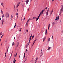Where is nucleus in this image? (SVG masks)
I'll return each mask as SVG.
<instances>
[{
  "instance_id": "obj_21",
  "label": "nucleus",
  "mask_w": 63,
  "mask_h": 63,
  "mask_svg": "<svg viewBox=\"0 0 63 63\" xmlns=\"http://www.w3.org/2000/svg\"><path fill=\"white\" fill-rule=\"evenodd\" d=\"M2 16L3 17H4V14H2Z\"/></svg>"
},
{
  "instance_id": "obj_44",
  "label": "nucleus",
  "mask_w": 63,
  "mask_h": 63,
  "mask_svg": "<svg viewBox=\"0 0 63 63\" xmlns=\"http://www.w3.org/2000/svg\"><path fill=\"white\" fill-rule=\"evenodd\" d=\"M47 7L46 8H45V9H47Z\"/></svg>"
},
{
  "instance_id": "obj_43",
  "label": "nucleus",
  "mask_w": 63,
  "mask_h": 63,
  "mask_svg": "<svg viewBox=\"0 0 63 63\" xmlns=\"http://www.w3.org/2000/svg\"><path fill=\"white\" fill-rule=\"evenodd\" d=\"M11 56L10 57L9 59V60H10L11 59Z\"/></svg>"
},
{
  "instance_id": "obj_46",
  "label": "nucleus",
  "mask_w": 63,
  "mask_h": 63,
  "mask_svg": "<svg viewBox=\"0 0 63 63\" xmlns=\"http://www.w3.org/2000/svg\"><path fill=\"white\" fill-rule=\"evenodd\" d=\"M17 18H18V16H17Z\"/></svg>"
},
{
  "instance_id": "obj_55",
  "label": "nucleus",
  "mask_w": 63,
  "mask_h": 63,
  "mask_svg": "<svg viewBox=\"0 0 63 63\" xmlns=\"http://www.w3.org/2000/svg\"><path fill=\"white\" fill-rule=\"evenodd\" d=\"M12 18H11H11L10 19H11V20H12Z\"/></svg>"
},
{
  "instance_id": "obj_37",
  "label": "nucleus",
  "mask_w": 63,
  "mask_h": 63,
  "mask_svg": "<svg viewBox=\"0 0 63 63\" xmlns=\"http://www.w3.org/2000/svg\"><path fill=\"white\" fill-rule=\"evenodd\" d=\"M32 37V36H30L29 38V39H31Z\"/></svg>"
},
{
  "instance_id": "obj_50",
  "label": "nucleus",
  "mask_w": 63,
  "mask_h": 63,
  "mask_svg": "<svg viewBox=\"0 0 63 63\" xmlns=\"http://www.w3.org/2000/svg\"><path fill=\"white\" fill-rule=\"evenodd\" d=\"M34 43H35L33 42V45H32V46H33V45H34Z\"/></svg>"
},
{
  "instance_id": "obj_13",
  "label": "nucleus",
  "mask_w": 63,
  "mask_h": 63,
  "mask_svg": "<svg viewBox=\"0 0 63 63\" xmlns=\"http://www.w3.org/2000/svg\"><path fill=\"white\" fill-rule=\"evenodd\" d=\"M1 5L3 7H4V3L2 2L1 4Z\"/></svg>"
},
{
  "instance_id": "obj_33",
  "label": "nucleus",
  "mask_w": 63,
  "mask_h": 63,
  "mask_svg": "<svg viewBox=\"0 0 63 63\" xmlns=\"http://www.w3.org/2000/svg\"><path fill=\"white\" fill-rule=\"evenodd\" d=\"M49 41H50V38L48 40V42H49Z\"/></svg>"
},
{
  "instance_id": "obj_20",
  "label": "nucleus",
  "mask_w": 63,
  "mask_h": 63,
  "mask_svg": "<svg viewBox=\"0 0 63 63\" xmlns=\"http://www.w3.org/2000/svg\"><path fill=\"white\" fill-rule=\"evenodd\" d=\"M13 46H14V45H15V43L14 42H13L12 43V46H13Z\"/></svg>"
},
{
  "instance_id": "obj_12",
  "label": "nucleus",
  "mask_w": 63,
  "mask_h": 63,
  "mask_svg": "<svg viewBox=\"0 0 63 63\" xmlns=\"http://www.w3.org/2000/svg\"><path fill=\"white\" fill-rule=\"evenodd\" d=\"M48 13H47V12H46V16H47V15H48Z\"/></svg>"
},
{
  "instance_id": "obj_59",
  "label": "nucleus",
  "mask_w": 63,
  "mask_h": 63,
  "mask_svg": "<svg viewBox=\"0 0 63 63\" xmlns=\"http://www.w3.org/2000/svg\"><path fill=\"white\" fill-rule=\"evenodd\" d=\"M6 55H5V58L6 57Z\"/></svg>"
},
{
  "instance_id": "obj_5",
  "label": "nucleus",
  "mask_w": 63,
  "mask_h": 63,
  "mask_svg": "<svg viewBox=\"0 0 63 63\" xmlns=\"http://www.w3.org/2000/svg\"><path fill=\"white\" fill-rule=\"evenodd\" d=\"M38 57H37V58H36V59L35 61V63H36V62L37 61V60H38Z\"/></svg>"
},
{
  "instance_id": "obj_27",
  "label": "nucleus",
  "mask_w": 63,
  "mask_h": 63,
  "mask_svg": "<svg viewBox=\"0 0 63 63\" xmlns=\"http://www.w3.org/2000/svg\"><path fill=\"white\" fill-rule=\"evenodd\" d=\"M17 53H16L15 55H14L15 58V57H16V56L17 55Z\"/></svg>"
},
{
  "instance_id": "obj_58",
  "label": "nucleus",
  "mask_w": 63,
  "mask_h": 63,
  "mask_svg": "<svg viewBox=\"0 0 63 63\" xmlns=\"http://www.w3.org/2000/svg\"><path fill=\"white\" fill-rule=\"evenodd\" d=\"M5 55H6V53H5Z\"/></svg>"
},
{
  "instance_id": "obj_49",
  "label": "nucleus",
  "mask_w": 63,
  "mask_h": 63,
  "mask_svg": "<svg viewBox=\"0 0 63 63\" xmlns=\"http://www.w3.org/2000/svg\"><path fill=\"white\" fill-rule=\"evenodd\" d=\"M11 18H13V16H12V15H11Z\"/></svg>"
},
{
  "instance_id": "obj_64",
  "label": "nucleus",
  "mask_w": 63,
  "mask_h": 63,
  "mask_svg": "<svg viewBox=\"0 0 63 63\" xmlns=\"http://www.w3.org/2000/svg\"><path fill=\"white\" fill-rule=\"evenodd\" d=\"M20 31V32L21 31V30H19Z\"/></svg>"
},
{
  "instance_id": "obj_19",
  "label": "nucleus",
  "mask_w": 63,
  "mask_h": 63,
  "mask_svg": "<svg viewBox=\"0 0 63 63\" xmlns=\"http://www.w3.org/2000/svg\"><path fill=\"white\" fill-rule=\"evenodd\" d=\"M60 12H63V9L62 8H61Z\"/></svg>"
},
{
  "instance_id": "obj_29",
  "label": "nucleus",
  "mask_w": 63,
  "mask_h": 63,
  "mask_svg": "<svg viewBox=\"0 0 63 63\" xmlns=\"http://www.w3.org/2000/svg\"><path fill=\"white\" fill-rule=\"evenodd\" d=\"M53 10H52V11H51V14H52V13L53 12Z\"/></svg>"
},
{
  "instance_id": "obj_42",
  "label": "nucleus",
  "mask_w": 63,
  "mask_h": 63,
  "mask_svg": "<svg viewBox=\"0 0 63 63\" xmlns=\"http://www.w3.org/2000/svg\"><path fill=\"white\" fill-rule=\"evenodd\" d=\"M41 14H39V16H39V17H40L41 16Z\"/></svg>"
},
{
  "instance_id": "obj_45",
  "label": "nucleus",
  "mask_w": 63,
  "mask_h": 63,
  "mask_svg": "<svg viewBox=\"0 0 63 63\" xmlns=\"http://www.w3.org/2000/svg\"><path fill=\"white\" fill-rule=\"evenodd\" d=\"M48 11H49L48 10H47V13H48Z\"/></svg>"
},
{
  "instance_id": "obj_53",
  "label": "nucleus",
  "mask_w": 63,
  "mask_h": 63,
  "mask_svg": "<svg viewBox=\"0 0 63 63\" xmlns=\"http://www.w3.org/2000/svg\"><path fill=\"white\" fill-rule=\"evenodd\" d=\"M8 50H9V47H8L7 49V51H8Z\"/></svg>"
},
{
  "instance_id": "obj_3",
  "label": "nucleus",
  "mask_w": 63,
  "mask_h": 63,
  "mask_svg": "<svg viewBox=\"0 0 63 63\" xmlns=\"http://www.w3.org/2000/svg\"><path fill=\"white\" fill-rule=\"evenodd\" d=\"M20 2H19L17 3L16 6V8H18V6H19V5H20Z\"/></svg>"
},
{
  "instance_id": "obj_9",
  "label": "nucleus",
  "mask_w": 63,
  "mask_h": 63,
  "mask_svg": "<svg viewBox=\"0 0 63 63\" xmlns=\"http://www.w3.org/2000/svg\"><path fill=\"white\" fill-rule=\"evenodd\" d=\"M18 45H19V42L18 43V44H17L16 45V47H17L18 46Z\"/></svg>"
},
{
  "instance_id": "obj_25",
  "label": "nucleus",
  "mask_w": 63,
  "mask_h": 63,
  "mask_svg": "<svg viewBox=\"0 0 63 63\" xmlns=\"http://www.w3.org/2000/svg\"><path fill=\"white\" fill-rule=\"evenodd\" d=\"M62 12V11L60 12L59 13V15H61V13Z\"/></svg>"
},
{
  "instance_id": "obj_31",
  "label": "nucleus",
  "mask_w": 63,
  "mask_h": 63,
  "mask_svg": "<svg viewBox=\"0 0 63 63\" xmlns=\"http://www.w3.org/2000/svg\"><path fill=\"white\" fill-rule=\"evenodd\" d=\"M55 20L56 21L57 20V17H56V19H55Z\"/></svg>"
},
{
  "instance_id": "obj_11",
  "label": "nucleus",
  "mask_w": 63,
  "mask_h": 63,
  "mask_svg": "<svg viewBox=\"0 0 63 63\" xmlns=\"http://www.w3.org/2000/svg\"><path fill=\"white\" fill-rule=\"evenodd\" d=\"M46 39V37H45L43 39V42H44Z\"/></svg>"
},
{
  "instance_id": "obj_41",
  "label": "nucleus",
  "mask_w": 63,
  "mask_h": 63,
  "mask_svg": "<svg viewBox=\"0 0 63 63\" xmlns=\"http://www.w3.org/2000/svg\"><path fill=\"white\" fill-rule=\"evenodd\" d=\"M16 26V23H15L14 26Z\"/></svg>"
},
{
  "instance_id": "obj_26",
  "label": "nucleus",
  "mask_w": 63,
  "mask_h": 63,
  "mask_svg": "<svg viewBox=\"0 0 63 63\" xmlns=\"http://www.w3.org/2000/svg\"><path fill=\"white\" fill-rule=\"evenodd\" d=\"M3 34V33L2 32H0V35H2Z\"/></svg>"
},
{
  "instance_id": "obj_24",
  "label": "nucleus",
  "mask_w": 63,
  "mask_h": 63,
  "mask_svg": "<svg viewBox=\"0 0 63 63\" xmlns=\"http://www.w3.org/2000/svg\"><path fill=\"white\" fill-rule=\"evenodd\" d=\"M25 53H24V58H25Z\"/></svg>"
},
{
  "instance_id": "obj_61",
  "label": "nucleus",
  "mask_w": 63,
  "mask_h": 63,
  "mask_svg": "<svg viewBox=\"0 0 63 63\" xmlns=\"http://www.w3.org/2000/svg\"><path fill=\"white\" fill-rule=\"evenodd\" d=\"M52 2H53V1H54V0H52Z\"/></svg>"
},
{
  "instance_id": "obj_4",
  "label": "nucleus",
  "mask_w": 63,
  "mask_h": 63,
  "mask_svg": "<svg viewBox=\"0 0 63 63\" xmlns=\"http://www.w3.org/2000/svg\"><path fill=\"white\" fill-rule=\"evenodd\" d=\"M22 7L24 9V4H22Z\"/></svg>"
},
{
  "instance_id": "obj_62",
  "label": "nucleus",
  "mask_w": 63,
  "mask_h": 63,
  "mask_svg": "<svg viewBox=\"0 0 63 63\" xmlns=\"http://www.w3.org/2000/svg\"><path fill=\"white\" fill-rule=\"evenodd\" d=\"M35 19H37V17H35Z\"/></svg>"
},
{
  "instance_id": "obj_35",
  "label": "nucleus",
  "mask_w": 63,
  "mask_h": 63,
  "mask_svg": "<svg viewBox=\"0 0 63 63\" xmlns=\"http://www.w3.org/2000/svg\"><path fill=\"white\" fill-rule=\"evenodd\" d=\"M35 17H33V19H35Z\"/></svg>"
},
{
  "instance_id": "obj_8",
  "label": "nucleus",
  "mask_w": 63,
  "mask_h": 63,
  "mask_svg": "<svg viewBox=\"0 0 63 63\" xmlns=\"http://www.w3.org/2000/svg\"><path fill=\"white\" fill-rule=\"evenodd\" d=\"M15 58H16V57H15L13 61V62L14 63H15V62H16V60H15Z\"/></svg>"
},
{
  "instance_id": "obj_54",
  "label": "nucleus",
  "mask_w": 63,
  "mask_h": 63,
  "mask_svg": "<svg viewBox=\"0 0 63 63\" xmlns=\"http://www.w3.org/2000/svg\"><path fill=\"white\" fill-rule=\"evenodd\" d=\"M27 49L26 50V51H27Z\"/></svg>"
},
{
  "instance_id": "obj_23",
  "label": "nucleus",
  "mask_w": 63,
  "mask_h": 63,
  "mask_svg": "<svg viewBox=\"0 0 63 63\" xmlns=\"http://www.w3.org/2000/svg\"><path fill=\"white\" fill-rule=\"evenodd\" d=\"M41 14H42V15H43V13H42V11L40 13V14L41 15Z\"/></svg>"
},
{
  "instance_id": "obj_17",
  "label": "nucleus",
  "mask_w": 63,
  "mask_h": 63,
  "mask_svg": "<svg viewBox=\"0 0 63 63\" xmlns=\"http://www.w3.org/2000/svg\"><path fill=\"white\" fill-rule=\"evenodd\" d=\"M45 11V9H43L42 11V13H43V12H44V11Z\"/></svg>"
},
{
  "instance_id": "obj_32",
  "label": "nucleus",
  "mask_w": 63,
  "mask_h": 63,
  "mask_svg": "<svg viewBox=\"0 0 63 63\" xmlns=\"http://www.w3.org/2000/svg\"><path fill=\"white\" fill-rule=\"evenodd\" d=\"M16 15L17 16H18V13H17L16 14Z\"/></svg>"
},
{
  "instance_id": "obj_34",
  "label": "nucleus",
  "mask_w": 63,
  "mask_h": 63,
  "mask_svg": "<svg viewBox=\"0 0 63 63\" xmlns=\"http://www.w3.org/2000/svg\"><path fill=\"white\" fill-rule=\"evenodd\" d=\"M26 31H27V33H28V30H26Z\"/></svg>"
},
{
  "instance_id": "obj_51",
  "label": "nucleus",
  "mask_w": 63,
  "mask_h": 63,
  "mask_svg": "<svg viewBox=\"0 0 63 63\" xmlns=\"http://www.w3.org/2000/svg\"><path fill=\"white\" fill-rule=\"evenodd\" d=\"M28 46L26 45V48H27V47Z\"/></svg>"
},
{
  "instance_id": "obj_15",
  "label": "nucleus",
  "mask_w": 63,
  "mask_h": 63,
  "mask_svg": "<svg viewBox=\"0 0 63 63\" xmlns=\"http://www.w3.org/2000/svg\"><path fill=\"white\" fill-rule=\"evenodd\" d=\"M1 14H3V10H1Z\"/></svg>"
},
{
  "instance_id": "obj_18",
  "label": "nucleus",
  "mask_w": 63,
  "mask_h": 63,
  "mask_svg": "<svg viewBox=\"0 0 63 63\" xmlns=\"http://www.w3.org/2000/svg\"><path fill=\"white\" fill-rule=\"evenodd\" d=\"M50 27V24H49V25L48 26V30H49V27Z\"/></svg>"
},
{
  "instance_id": "obj_1",
  "label": "nucleus",
  "mask_w": 63,
  "mask_h": 63,
  "mask_svg": "<svg viewBox=\"0 0 63 63\" xmlns=\"http://www.w3.org/2000/svg\"><path fill=\"white\" fill-rule=\"evenodd\" d=\"M5 16L6 18H9V13L6 12L5 14Z\"/></svg>"
},
{
  "instance_id": "obj_40",
  "label": "nucleus",
  "mask_w": 63,
  "mask_h": 63,
  "mask_svg": "<svg viewBox=\"0 0 63 63\" xmlns=\"http://www.w3.org/2000/svg\"><path fill=\"white\" fill-rule=\"evenodd\" d=\"M31 40V39H29V43H30V40Z\"/></svg>"
},
{
  "instance_id": "obj_38",
  "label": "nucleus",
  "mask_w": 63,
  "mask_h": 63,
  "mask_svg": "<svg viewBox=\"0 0 63 63\" xmlns=\"http://www.w3.org/2000/svg\"><path fill=\"white\" fill-rule=\"evenodd\" d=\"M29 42L28 44H27V45L28 46V45H29Z\"/></svg>"
},
{
  "instance_id": "obj_7",
  "label": "nucleus",
  "mask_w": 63,
  "mask_h": 63,
  "mask_svg": "<svg viewBox=\"0 0 63 63\" xmlns=\"http://www.w3.org/2000/svg\"><path fill=\"white\" fill-rule=\"evenodd\" d=\"M29 0H27L26 1V4H28V2H29Z\"/></svg>"
},
{
  "instance_id": "obj_56",
  "label": "nucleus",
  "mask_w": 63,
  "mask_h": 63,
  "mask_svg": "<svg viewBox=\"0 0 63 63\" xmlns=\"http://www.w3.org/2000/svg\"><path fill=\"white\" fill-rule=\"evenodd\" d=\"M34 42L33 43H35V42H36L35 40L34 41Z\"/></svg>"
},
{
  "instance_id": "obj_14",
  "label": "nucleus",
  "mask_w": 63,
  "mask_h": 63,
  "mask_svg": "<svg viewBox=\"0 0 63 63\" xmlns=\"http://www.w3.org/2000/svg\"><path fill=\"white\" fill-rule=\"evenodd\" d=\"M47 29H46V31H45V35H47Z\"/></svg>"
},
{
  "instance_id": "obj_16",
  "label": "nucleus",
  "mask_w": 63,
  "mask_h": 63,
  "mask_svg": "<svg viewBox=\"0 0 63 63\" xmlns=\"http://www.w3.org/2000/svg\"><path fill=\"white\" fill-rule=\"evenodd\" d=\"M39 17H39V16H38V17L37 18L36 20V21H37L39 19Z\"/></svg>"
},
{
  "instance_id": "obj_2",
  "label": "nucleus",
  "mask_w": 63,
  "mask_h": 63,
  "mask_svg": "<svg viewBox=\"0 0 63 63\" xmlns=\"http://www.w3.org/2000/svg\"><path fill=\"white\" fill-rule=\"evenodd\" d=\"M32 20V19H28V20H27V22L26 23V27H27V26L28 25V22H29V20Z\"/></svg>"
},
{
  "instance_id": "obj_39",
  "label": "nucleus",
  "mask_w": 63,
  "mask_h": 63,
  "mask_svg": "<svg viewBox=\"0 0 63 63\" xmlns=\"http://www.w3.org/2000/svg\"><path fill=\"white\" fill-rule=\"evenodd\" d=\"M62 9L63 10V5H62Z\"/></svg>"
},
{
  "instance_id": "obj_47",
  "label": "nucleus",
  "mask_w": 63,
  "mask_h": 63,
  "mask_svg": "<svg viewBox=\"0 0 63 63\" xmlns=\"http://www.w3.org/2000/svg\"><path fill=\"white\" fill-rule=\"evenodd\" d=\"M37 39H35L34 40V41H36V40H37Z\"/></svg>"
},
{
  "instance_id": "obj_36",
  "label": "nucleus",
  "mask_w": 63,
  "mask_h": 63,
  "mask_svg": "<svg viewBox=\"0 0 63 63\" xmlns=\"http://www.w3.org/2000/svg\"><path fill=\"white\" fill-rule=\"evenodd\" d=\"M61 33H63V30H62V31H61Z\"/></svg>"
},
{
  "instance_id": "obj_63",
  "label": "nucleus",
  "mask_w": 63,
  "mask_h": 63,
  "mask_svg": "<svg viewBox=\"0 0 63 63\" xmlns=\"http://www.w3.org/2000/svg\"><path fill=\"white\" fill-rule=\"evenodd\" d=\"M14 8H15V6H14Z\"/></svg>"
},
{
  "instance_id": "obj_28",
  "label": "nucleus",
  "mask_w": 63,
  "mask_h": 63,
  "mask_svg": "<svg viewBox=\"0 0 63 63\" xmlns=\"http://www.w3.org/2000/svg\"><path fill=\"white\" fill-rule=\"evenodd\" d=\"M57 20H58V19H59V16H58L57 17Z\"/></svg>"
},
{
  "instance_id": "obj_22",
  "label": "nucleus",
  "mask_w": 63,
  "mask_h": 63,
  "mask_svg": "<svg viewBox=\"0 0 63 63\" xmlns=\"http://www.w3.org/2000/svg\"><path fill=\"white\" fill-rule=\"evenodd\" d=\"M34 36L33 35L32 37V40H33L34 39Z\"/></svg>"
},
{
  "instance_id": "obj_30",
  "label": "nucleus",
  "mask_w": 63,
  "mask_h": 63,
  "mask_svg": "<svg viewBox=\"0 0 63 63\" xmlns=\"http://www.w3.org/2000/svg\"><path fill=\"white\" fill-rule=\"evenodd\" d=\"M50 48H51V47H48L47 49L48 50H49V49H50Z\"/></svg>"
},
{
  "instance_id": "obj_60",
  "label": "nucleus",
  "mask_w": 63,
  "mask_h": 63,
  "mask_svg": "<svg viewBox=\"0 0 63 63\" xmlns=\"http://www.w3.org/2000/svg\"><path fill=\"white\" fill-rule=\"evenodd\" d=\"M0 19L1 20V17H0Z\"/></svg>"
},
{
  "instance_id": "obj_52",
  "label": "nucleus",
  "mask_w": 63,
  "mask_h": 63,
  "mask_svg": "<svg viewBox=\"0 0 63 63\" xmlns=\"http://www.w3.org/2000/svg\"><path fill=\"white\" fill-rule=\"evenodd\" d=\"M49 8L48 10V11H49Z\"/></svg>"
},
{
  "instance_id": "obj_6",
  "label": "nucleus",
  "mask_w": 63,
  "mask_h": 63,
  "mask_svg": "<svg viewBox=\"0 0 63 63\" xmlns=\"http://www.w3.org/2000/svg\"><path fill=\"white\" fill-rule=\"evenodd\" d=\"M52 25L53 26L54 25H55V22H53L52 23Z\"/></svg>"
},
{
  "instance_id": "obj_48",
  "label": "nucleus",
  "mask_w": 63,
  "mask_h": 63,
  "mask_svg": "<svg viewBox=\"0 0 63 63\" xmlns=\"http://www.w3.org/2000/svg\"><path fill=\"white\" fill-rule=\"evenodd\" d=\"M25 19V17H24V19H23L24 20Z\"/></svg>"
},
{
  "instance_id": "obj_57",
  "label": "nucleus",
  "mask_w": 63,
  "mask_h": 63,
  "mask_svg": "<svg viewBox=\"0 0 63 63\" xmlns=\"http://www.w3.org/2000/svg\"><path fill=\"white\" fill-rule=\"evenodd\" d=\"M53 39V36H52V39Z\"/></svg>"
},
{
  "instance_id": "obj_10",
  "label": "nucleus",
  "mask_w": 63,
  "mask_h": 63,
  "mask_svg": "<svg viewBox=\"0 0 63 63\" xmlns=\"http://www.w3.org/2000/svg\"><path fill=\"white\" fill-rule=\"evenodd\" d=\"M4 20L3 19L2 20V23H1L2 25H3V24H4Z\"/></svg>"
}]
</instances>
